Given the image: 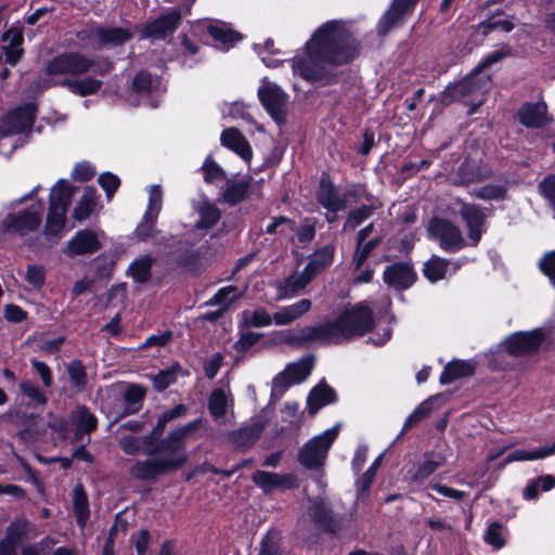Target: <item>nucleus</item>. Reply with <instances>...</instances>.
Here are the masks:
<instances>
[{"label": "nucleus", "instance_id": "nucleus-35", "mask_svg": "<svg viewBox=\"0 0 555 555\" xmlns=\"http://www.w3.org/2000/svg\"><path fill=\"white\" fill-rule=\"evenodd\" d=\"M208 34L212 37V39L218 43L220 49L228 50L235 42L242 39V36L230 29L225 24H210L207 27Z\"/></svg>", "mask_w": 555, "mask_h": 555}, {"label": "nucleus", "instance_id": "nucleus-21", "mask_svg": "<svg viewBox=\"0 0 555 555\" xmlns=\"http://www.w3.org/2000/svg\"><path fill=\"white\" fill-rule=\"evenodd\" d=\"M98 420L90 410L83 405H78L69 415V426L74 427V440L82 441L83 436L90 435L95 430Z\"/></svg>", "mask_w": 555, "mask_h": 555}, {"label": "nucleus", "instance_id": "nucleus-23", "mask_svg": "<svg viewBox=\"0 0 555 555\" xmlns=\"http://www.w3.org/2000/svg\"><path fill=\"white\" fill-rule=\"evenodd\" d=\"M220 141L224 147L236 153L244 162H250L253 156L250 144L236 128L224 129Z\"/></svg>", "mask_w": 555, "mask_h": 555}, {"label": "nucleus", "instance_id": "nucleus-63", "mask_svg": "<svg viewBox=\"0 0 555 555\" xmlns=\"http://www.w3.org/2000/svg\"><path fill=\"white\" fill-rule=\"evenodd\" d=\"M99 183L105 191L107 198L111 199L115 191L118 189L120 180L117 176L111 172H105L99 177Z\"/></svg>", "mask_w": 555, "mask_h": 555}, {"label": "nucleus", "instance_id": "nucleus-26", "mask_svg": "<svg viewBox=\"0 0 555 555\" xmlns=\"http://www.w3.org/2000/svg\"><path fill=\"white\" fill-rule=\"evenodd\" d=\"M313 279L311 273L304 268L301 271H295L288 278L278 282L279 298H287L295 296L299 291L305 288Z\"/></svg>", "mask_w": 555, "mask_h": 555}, {"label": "nucleus", "instance_id": "nucleus-40", "mask_svg": "<svg viewBox=\"0 0 555 555\" xmlns=\"http://www.w3.org/2000/svg\"><path fill=\"white\" fill-rule=\"evenodd\" d=\"M74 514L77 524L83 528L89 519V503L87 494L81 485H76L73 493Z\"/></svg>", "mask_w": 555, "mask_h": 555}, {"label": "nucleus", "instance_id": "nucleus-59", "mask_svg": "<svg viewBox=\"0 0 555 555\" xmlns=\"http://www.w3.org/2000/svg\"><path fill=\"white\" fill-rule=\"evenodd\" d=\"M372 212L373 208L371 206L365 205L350 211L345 227L356 228L360 225L364 220H366L372 215Z\"/></svg>", "mask_w": 555, "mask_h": 555}, {"label": "nucleus", "instance_id": "nucleus-16", "mask_svg": "<svg viewBox=\"0 0 555 555\" xmlns=\"http://www.w3.org/2000/svg\"><path fill=\"white\" fill-rule=\"evenodd\" d=\"M254 483L263 492L269 493L275 489H293L297 486L294 474H276L266 470H256L251 477Z\"/></svg>", "mask_w": 555, "mask_h": 555}, {"label": "nucleus", "instance_id": "nucleus-44", "mask_svg": "<svg viewBox=\"0 0 555 555\" xmlns=\"http://www.w3.org/2000/svg\"><path fill=\"white\" fill-rule=\"evenodd\" d=\"M144 398V391L138 386H130L124 393V410L118 415L119 417L137 413L141 409Z\"/></svg>", "mask_w": 555, "mask_h": 555}, {"label": "nucleus", "instance_id": "nucleus-3", "mask_svg": "<svg viewBox=\"0 0 555 555\" xmlns=\"http://www.w3.org/2000/svg\"><path fill=\"white\" fill-rule=\"evenodd\" d=\"M374 325L372 309L365 302L345 309L334 322L321 324L325 344H337L356 336H363Z\"/></svg>", "mask_w": 555, "mask_h": 555}, {"label": "nucleus", "instance_id": "nucleus-57", "mask_svg": "<svg viewBox=\"0 0 555 555\" xmlns=\"http://www.w3.org/2000/svg\"><path fill=\"white\" fill-rule=\"evenodd\" d=\"M382 460H383V454H380L379 456H377L375 459V461L371 464L369 469L357 481L358 492L360 494L365 493L370 489V487L374 480L375 474H376L378 467L380 466Z\"/></svg>", "mask_w": 555, "mask_h": 555}, {"label": "nucleus", "instance_id": "nucleus-2", "mask_svg": "<svg viewBox=\"0 0 555 555\" xmlns=\"http://www.w3.org/2000/svg\"><path fill=\"white\" fill-rule=\"evenodd\" d=\"M201 423L202 420L198 418L170 431L157 446L159 455L138 461L130 469L131 476L140 480H150L158 475L182 467L188 460L184 439L190 433L198 428Z\"/></svg>", "mask_w": 555, "mask_h": 555}, {"label": "nucleus", "instance_id": "nucleus-27", "mask_svg": "<svg viewBox=\"0 0 555 555\" xmlns=\"http://www.w3.org/2000/svg\"><path fill=\"white\" fill-rule=\"evenodd\" d=\"M519 119L526 127H543L550 121L546 104L539 102L524 105L519 111Z\"/></svg>", "mask_w": 555, "mask_h": 555}, {"label": "nucleus", "instance_id": "nucleus-46", "mask_svg": "<svg viewBox=\"0 0 555 555\" xmlns=\"http://www.w3.org/2000/svg\"><path fill=\"white\" fill-rule=\"evenodd\" d=\"M555 487V477L545 475L528 482L522 491L524 499L535 500L539 495V490L548 491Z\"/></svg>", "mask_w": 555, "mask_h": 555}, {"label": "nucleus", "instance_id": "nucleus-14", "mask_svg": "<svg viewBox=\"0 0 555 555\" xmlns=\"http://www.w3.org/2000/svg\"><path fill=\"white\" fill-rule=\"evenodd\" d=\"M92 62L78 53H65L49 63L47 69L50 74L80 75L86 73Z\"/></svg>", "mask_w": 555, "mask_h": 555}, {"label": "nucleus", "instance_id": "nucleus-47", "mask_svg": "<svg viewBox=\"0 0 555 555\" xmlns=\"http://www.w3.org/2000/svg\"><path fill=\"white\" fill-rule=\"evenodd\" d=\"M258 555H286L279 532L272 530L262 538Z\"/></svg>", "mask_w": 555, "mask_h": 555}, {"label": "nucleus", "instance_id": "nucleus-17", "mask_svg": "<svg viewBox=\"0 0 555 555\" xmlns=\"http://www.w3.org/2000/svg\"><path fill=\"white\" fill-rule=\"evenodd\" d=\"M442 464L443 459L440 455L426 454L423 462L406 472L404 480L413 489H418Z\"/></svg>", "mask_w": 555, "mask_h": 555}, {"label": "nucleus", "instance_id": "nucleus-49", "mask_svg": "<svg viewBox=\"0 0 555 555\" xmlns=\"http://www.w3.org/2000/svg\"><path fill=\"white\" fill-rule=\"evenodd\" d=\"M72 92L81 96L95 93L102 86V81L95 78L86 77L83 79L73 80L68 82Z\"/></svg>", "mask_w": 555, "mask_h": 555}, {"label": "nucleus", "instance_id": "nucleus-13", "mask_svg": "<svg viewBox=\"0 0 555 555\" xmlns=\"http://www.w3.org/2000/svg\"><path fill=\"white\" fill-rule=\"evenodd\" d=\"M81 40L90 39L93 47H116L131 38V34L124 28H89L78 34Z\"/></svg>", "mask_w": 555, "mask_h": 555}, {"label": "nucleus", "instance_id": "nucleus-11", "mask_svg": "<svg viewBox=\"0 0 555 555\" xmlns=\"http://www.w3.org/2000/svg\"><path fill=\"white\" fill-rule=\"evenodd\" d=\"M428 233L439 241L440 247L447 251H456L465 246L460 229L452 222L434 218L428 225Z\"/></svg>", "mask_w": 555, "mask_h": 555}, {"label": "nucleus", "instance_id": "nucleus-54", "mask_svg": "<svg viewBox=\"0 0 555 555\" xmlns=\"http://www.w3.org/2000/svg\"><path fill=\"white\" fill-rule=\"evenodd\" d=\"M67 372L73 387L82 390L87 384V374L81 362L73 361L67 364Z\"/></svg>", "mask_w": 555, "mask_h": 555}, {"label": "nucleus", "instance_id": "nucleus-9", "mask_svg": "<svg viewBox=\"0 0 555 555\" xmlns=\"http://www.w3.org/2000/svg\"><path fill=\"white\" fill-rule=\"evenodd\" d=\"M545 339L541 328L529 332H517L509 335L503 343V348L514 357H526L535 353Z\"/></svg>", "mask_w": 555, "mask_h": 555}, {"label": "nucleus", "instance_id": "nucleus-41", "mask_svg": "<svg viewBox=\"0 0 555 555\" xmlns=\"http://www.w3.org/2000/svg\"><path fill=\"white\" fill-rule=\"evenodd\" d=\"M27 533V524L24 520H16L10 525L5 538L0 542V547L15 554V547Z\"/></svg>", "mask_w": 555, "mask_h": 555}, {"label": "nucleus", "instance_id": "nucleus-18", "mask_svg": "<svg viewBox=\"0 0 555 555\" xmlns=\"http://www.w3.org/2000/svg\"><path fill=\"white\" fill-rule=\"evenodd\" d=\"M415 279L413 268L406 262L393 263L384 271V282L398 292L411 287Z\"/></svg>", "mask_w": 555, "mask_h": 555}, {"label": "nucleus", "instance_id": "nucleus-51", "mask_svg": "<svg viewBox=\"0 0 555 555\" xmlns=\"http://www.w3.org/2000/svg\"><path fill=\"white\" fill-rule=\"evenodd\" d=\"M185 412H186V406L184 404L176 405L175 408L164 412L158 417L157 425L154 427L151 436L154 438V437H157V436L162 435V433L164 431L166 425L170 421L184 415Z\"/></svg>", "mask_w": 555, "mask_h": 555}, {"label": "nucleus", "instance_id": "nucleus-7", "mask_svg": "<svg viewBox=\"0 0 555 555\" xmlns=\"http://www.w3.org/2000/svg\"><path fill=\"white\" fill-rule=\"evenodd\" d=\"M339 428L337 424L308 440L298 451V462L308 469L323 466L327 452L339 434Z\"/></svg>", "mask_w": 555, "mask_h": 555}, {"label": "nucleus", "instance_id": "nucleus-60", "mask_svg": "<svg viewBox=\"0 0 555 555\" xmlns=\"http://www.w3.org/2000/svg\"><path fill=\"white\" fill-rule=\"evenodd\" d=\"M473 194L481 199H500L505 191L500 185H483L473 191Z\"/></svg>", "mask_w": 555, "mask_h": 555}, {"label": "nucleus", "instance_id": "nucleus-29", "mask_svg": "<svg viewBox=\"0 0 555 555\" xmlns=\"http://www.w3.org/2000/svg\"><path fill=\"white\" fill-rule=\"evenodd\" d=\"M311 306L310 299H300L293 305L282 307L273 314V321L276 325H287L307 313Z\"/></svg>", "mask_w": 555, "mask_h": 555}, {"label": "nucleus", "instance_id": "nucleus-64", "mask_svg": "<svg viewBox=\"0 0 555 555\" xmlns=\"http://www.w3.org/2000/svg\"><path fill=\"white\" fill-rule=\"evenodd\" d=\"M539 267L555 286V251L546 253L539 261Z\"/></svg>", "mask_w": 555, "mask_h": 555}, {"label": "nucleus", "instance_id": "nucleus-12", "mask_svg": "<svg viewBox=\"0 0 555 555\" xmlns=\"http://www.w3.org/2000/svg\"><path fill=\"white\" fill-rule=\"evenodd\" d=\"M163 206V192L160 185L153 184L149 190V203L143 219L135 229V234L141 240L153 235L156 221Z\"/></svg>", "mask_w": 555, "mask_h": 555}, {"label": "nucleus", "instance_id": "nucleus-48", "mask_svg": "<svg viewBox=\"0 0 555 555\" xmlns=\"http://www.w3.org/2000/svg\"><path fill=\"white\" fill-rule=\"evenodd\" d=\"M248 183L246 181H229L223 192L224 202L234 205L241 202L247 194Z\"/></svg>", "mask_w": 555, "mask_h": 555}, {"label": "nucleus", "instance_id": "nucleus-19", "mask_svg": "<svg viewBox=\"0 0 555 555\" xmlns=\"http://www.w3.org/2000/svg\"><path fill=\"white\" fill-rule=\"evenodd\" d=\"M180 22V13L172 11L145 25L141 30V38L164 39L171 35Z\"/></svg>", "mask_w": 555, "mask_h": 555}, {"label": "nucleus", "instance_id": "nucleus-6", "mask_svg": "<svg viewBox=\"0 0 555 555\" xmlns=\"http://www.w3.org/2000/svg\"><path fill=\"white\" fill-rule=\"evenodd\" d=\"M34 190L12 204L13 211L0 223V231L9 234L25 235L35 229Z\"/></svg>", "mask_w": 555, "mask_h": 555}, {"label": "nucleus", "instance_id": "nucleus-28", "mask_svg": "<svg viewBox=\"0 0 555 555\" xmlns=\"http://www.w3.org/2000/svg\"><path fill=\"white\" fill-rule=\"evenodd\" d=\"M321 328V324L317 326H307L301 328L298 332L288 330L282 331L279 333V338L281 341L287 344H299L306 341H314L325 344V338L323 337V333L318 330Z\"/></svg>", "mask_w": 555, "mask_h": 555}, {"label": "nucleus", "instance_id": "nucleus-52", "mask_svg": "<svg viewBox=\"0 0 555 555\" xmlns=\"http://www.w3.org/2000/svg\"><path fill=\"white\" fill-rule=\"evenodd\" d=\"M310 517L320 526H327L331 520V511L322 500H314L309 506Z\"/></svg>", "mask_w": 555, "mask_h": 555}, {"label": "nucleus", "instance_id": "nucleus-4", "mask_svg": "<svg viewBox=\"0 0 555 555\" xmlns=\"http://www.w3.org/2000/svg\"><path fill=\"white\" fill-rule=\"evenodd\" d=\"M75 188L66 180L61 179L50 193V209L44 227V235L49 242H57L64 234L66 212L72 202Z\"/></svg>", "mask_w": 555, "mask_h": 555}, {"label": "nucleus", "instance_id": "nucleus-36", "mask_svg": "<svg viewBox=\"0 0 555 555\" xmlns=\"http://www.w3.org/2000/svg\"><path fill=\"white\" fill-rule=\"evenodd\" d=\"M233 399L223 388L215 389L208 401V409L210 414L216 420H220L225 416L228 409L232 406Z\"/></svg>", "mask_w": 555, "mask_h": 555}, {"label": "nucleus", "instance_id": "nucleus-61", "mask_svg": "<svg viewBox=\"0 0 555 555\" xmlns=\"http://www.w3.org/2000/svg\"><path fill=\"white\" fill-rule=\"evenodd\" d=\"M485 541L495 548L503 547L505 541L502 535V527L496 522L491 524L486 531Z\"/></svg>", "mask_w": 555, "mask_h": 555}, {"label": "nucleus", "instance_id": "nucleus-55", "mask_svg": "<svg viewBox=\"0 0 555 555\" xmlns=\"http://www.w3.org/2000/svg\"><path fill=\"white\" fill-rule=\"evenodd\" d=\"M431 411V403L428 400L423 401L416 409L406 417L403 428L399 435L402 436L409 428L421 422Z\"/></svg>", "mask_w": 555, "mask_h": 555}, {"label": "nucleus", "instance_id": "nucleus-1", "mask_svg": "<svg viewBox=\"0 0 555 555\" xmlns=\"http://www.w3.org/2000/svg\"><path fill=\"white\" fill-rule=\"evenodd\" d=\"M358 54V43L349 26L343 21L321 25L305 48L292 60L294 75L308 81H320L328 76V65H343Z\"/></svg>", "mask_w": 555, "mask_h": 555}, {"label": "nucleus", "instance_id": "nucleus-43", "mask_svg": "<svg viewBox=\"0 0 555 555\" xmlns=\"http://www.w3.org/2000/svg\"><path fill=\"white\" fill-rule=\"evenodd\" d=\"M241 319L243 324L248 327H264L274 322L273 315L263 308L245 310L241 313Z\"/></svg>", "mask_w": 555, "mask_h": 555}, {"label": "nucleus", "instance_id": "nucleus-62", "mask_svg": "<svg viewBox=\"0 0 555 555\" xmlns=\"http://www.w3.org/2000/svg\"><path fill=\"white\" fill-rule=\"evenodd\" d=\"M95 175V168L88 162H80L75 165L70 176L77 181H88Z\"/></svg>", "mask_w": 555, "mask_h": 555}, {"label": "nucleus", "instance_id": "nucleus-56", "mask_svg": "<svg viewBox=\"0 0 555 555\" xmlns=\"http://www.w3.org/2000/svg\"><path fill=\"white\" fill-rule=\"evenodd\" d=\"M203 171L207 183H216L224 178L223 169L210 156L203 164Z\"/></svg>", "mask_w": 555, "mask_h": 555}, {"label": "nucleus", "instance_id": "nucleus-45", "mask_svg": "<svg viewBox=\"0 0 555 555\" xmlns=\"http://www.w3.org/2000/svg\"><path fill=\"white\" fill-rule=\"evenodd\" d=\"M153 259L150 256H142L133 260L127 272L137 283H145L151 275Z\"/></svg>", "mask_w": 555, "mask_h": 555}, {"label": "nucleus", "instance_id": "nucleus-31", "mask_svg": "<svg viewBox=\"0 0 555 555\" xmlns=\"http://www.w3.org/2000/svg\"><path fill=\"white\" fill-rule=\"evenodd\" d=\"M196 211L199 218L194 227V232L202 236L219 221L220 211L215 205L207 202L198 204Z\"/></svg>", "mask_w": 555, "mask_h": 555}, {"label": "nucleus", "instance_id": "nucleus-22", "mask_svg": "<svg viewBox=\"0 0 555 555\" xmlns=\"http://www.w3.org/2000/svg\"><path fill=\"white\" fill-rule=\"evenodd\" d=\"M313 360L305 358L296 363H292L274 378V387L288 386L305 380L311 373Z\"/></svg>", "mask_w": 555, "mask_h": 555}, {"label": "nucleus", "instance_id": "nucleus-25", "mask_svg": "<svg viewBox=\"0 0 555 555\" xmlns=\"http://www.w3.org/2000/svg\"><path fill=\"white\" fill-rule=\"evenodd\" d=\"M417 0H393L390 9L384 14L378 23V33L387 34L392 27L398 25L403 15L414 7Z\"/></svg>", "mask_w": 555, "mask_h": 555}, {"label": "nucleus", "instance_id": "nucleus-38", "mask_svg": "<svg viewBox=\"0 0 555 555\" xmlns=\"http://www.w3.org/2000/svg\"><path fill=\"white\" fill-rule=\"evenodd\" d=\"M474 373V365L468 361H451L448 363L440 376L442 385L450 384L456 378L469 376Z\"/></svg>", "mask_w": 555, "mask_h": 555}, {"label": "nucleus", "instance_id": "nucleus-53", "mask_svg": "<svg viewBox=\"0 0 555 555\" xmlns=\"http://www.w3.org/2000/svg\"><path fill=\"white\" fill-rule=\"evenodd\" d=\"M133 87L137 91L152 92L159 90L160 81L147 72H140L133 79Z\"/></svg>", "mask_w": 555, "mask_h": 555}, {"label": "nucleus", "instance_id": "nucleus-30", "mask_svg": "<svg viewBox=\"0 0 555 555\" xmlns=\"http://www.w3.org/2000/svg\"><path fill=\"white\" fill-rule=\"evenodd\" d=\"M459 263L449 262L440 257H431L424 266L425 276L433 283L451 275L459 269Z\"/></svg>", "mask_w": 555, "mask_h": 555}, {"label": "nucleus", "instance_id": "nucleus-15", "mask_svg": "<svg viewBox=\"0 0 555 555\" xmlns=\"http://www.w3.org/2000/svg\"><path fill=\"white\" fill-rule=\"evenodd\" d=\"M101 238H104L103 232L80 230L68 241L64 253L68 256L93 254L101 248Z\"/></svg>", "mask_w": 555, "mask_h": 555}, {"label": "nucleus", "instance_id": "nucleus-42", "mask_svg": "<svg viewBox=\"0 0 555 555\" xmlns=\"http://www.w3.org/2000/svg\"><path fill=\"white\" fill-rule=\"evenodd\" d=\"M154 438L152 436L133 437L127 436L120 439L119 446L127 454L133 455L139 452L152 454L154 451L150 449V444Z\"/></svg>", "mask_w": 555, "mask_h": 555}, {"label": "nucleus", "instance_id": "nucleus-10", "mask_svg": "<svg viewBox=\"0 0 555 555\" xmlns=\"http://www.w3.org/2000/svg\"><path fill=\"white\" fill-rule=\"evenodd\" d=\"M258 96L273 120L278 124L284 122L287 96L283 90L278 85L263 78L258 90Z\"/></svg>", "mask_w": 555, "mask_h": 555}, {"label": "nucleus", "instance_id": "nucleus-5", "mask_svg": "<svg viewBox=\"0 0 555 555\" xmlns=\"http://www.w3.org/2000/svg\"><path fill=\"white\" fill-rule=\"evenodd\" d=\"M504 56L501 51H494L483 59L474 73L460 82L449 86L443 92V101L452 102L460 100L473 93L482 92L489 85V76L482 74V70L490 65L499 62Z\"/></svg>", "mask_w": 555, "mask_h": 555}, {"label": "nucleus", "instance_id": "nucleus-37", "mask_svg": "<svg viewBox=\"0 0 555 555\" xmlns=\"http://www.w3.org/2000/svg\"><path fill=\"white\" fill-rule=\"evenodd\" d=\"M334 250L332 245H326L310 256L306 269L313 278L332 263Z\"/></svg>", "mask_w": 555, "mask_h": 555}, {"label": "nucleus", "instance_id": "nucleus-50", "mask_svg": "<svg viewBox=\"0 0 555 555\" xmlns=\"http://www.w3.org/2000/svg\"><path fill=\"white\" fill-rule=\"evenodd\" d=\"M262 427V425L255 424L233 433V442L238 447L251 444L260 436Z\"/></svg>", "mask_w": 555, "mask_h": 555}, {"label": "nucleus", "instance_id": "nucleus-33", "mask_svg": "<svg viewBox=\"0 0 555 555\" xmlns=\"http://www.w3.org/2000/svg\"><path fill=\"white\" fill-rule=\"evenodd\" d=\"M317 196L319 203L328 211H338L346 207V201L338 196L335 186L328 181H321Z\"/></svg>", "mask_w": 555, "mask_h": 555}, {"label": "nucleus", "instance_id": "nucleus-8", "mask_svg": "<svg viewBox=\"0 0 555 555\" xmlns=\"http://www.w3.org/2000/svg\"><path fill=\"white\" fill-rule=\"evenodd\" d=\"M34 119L35 104L16 106L0 118V138L30 132Z\"/></svg>", "mask_w": 555, "mask_h": 555}, {"label": "nucleus", "instance_id": "nucleus-39", "mask_svg": "<svg viewBox=\"0 0 555 555\" xmlns=\"http://www.w3.org/2000/svg\"><path fill=\"white\" fill-rule=\"evenodd\" d=\"M96 205V192L93 188H86L81 198L78 201L73 217L77 221H83L88 219Z\"/></svg>", "mask_w": 555, "mask_h": 555}, {"label": "nucleus", "instance_id": "nucleus-32", "mask_svg": "<svg viewBox=\"0 0 555 555\" xmlns=\"http://www.w3.org/2000/svg\"><path fill=\"white\" fill-rule=\"evenodd\" d=\"M336 400L335 391L325 383L318 384L309 393L307 404L309 412L315 414L321 408Z\"/></svg>", "mask_w": 555, "mask_h": 555}, {"label": "nucleus", "instance_id": "nucleus-58", "mask_svg": "<svg viewBox=\"0 0 555 555\" xmlns=\"http://www.w3.org/2000/svg\"><path fill=\"white\" fill-rule=\"evenodd\" d=\"M237 288L235 286L229 285L220 288L214 297L208 301L209 305H218L222 307H227L230 302H232L236 297H238Z\"/></svg>", "mask_w": 555, "mask_h": 555}, {"label": "nucleus", "instance_id": "nucleus-24", "mask_svg": "<svg viewBox=\"0 0 555 555\" xmlns=\"http://www.w3.org/2000/svg\"><path fill=\"white\" fill-rule=\"evenodd\" d=\"M23 33L21 27H11L1 39V49L5 55V61L15 65L23 54Z\"/></svg>", "mask_w": 555, "mask_h": 555}, {"label": "nucleus", "instance_id": "nucleus-20", "mask_svg": "<svg viewBox=\"0 0 555 555\" xmlns=\"http://www.w3.org/2000/svg\"><path fill=\"white\" fill-rule=\"evenodd\" d=\"M460 214L466 222L469 240L477 245L485 232V212L478 206L461 203Z\"/></svg>", "mask_w": 555, "mask_h": 555}, {"label": "nucleus", "instance_id": "nucleus-34", "mask_svg": "<svg viewBox=\"0 0 555 555\" xmlns=\"http://www.w3.org/2000/svg\"><path fill=\"white\" fill-rule=\"evenodd\" d=\"M555 454V441L550 446L539 447L532 450H515L504 460V463L538 461Z\"/></svg>", "mask_w": 555, "mask_h": 555}]
</instances>
